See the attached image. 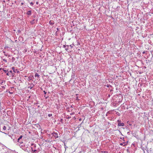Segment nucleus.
Listing matches in <instances>:
<instances>
[{
	"mask_svg": "<svg viewBox=\"0 0 153 153\" xmlns=\"http://www.w3.org/2000/svg\"><path fill=\"white\" fill-rule=\"evenodd\" d=\"M118 122V126H124V124L123 123H121V120H117Z\"/></svg>",
	"mask_w": 153,
	"mask_h": 153,
	"instance_id": "f257e3e1",
	"label": "nucleus"
},
{
	"mask_svg": "<svg viewBox=\"0 0 153 153\" xmlns=\"http://www.w3.org/2000/svg\"><path fill=\"white\" fill-rule=\"evenodd\" d=\"M52 134L56 138H58L59 137L58 134L57 132H53Z\"/></svg>",
	"mask_w": 153,
	"mask_h": 153,
	"instance_id": "f03ea898",
	"label": "nucleus"
},
{
	"mask_svg": "<svg viewBox=\"0 0 153 153\" xmlns=\"http://www.w3.org/2000/svg\"><path fill=\"white\" fill-rule=\"evenodd\" d=\"M13 69V70L14 72L17 73V74H19L20 73V72L17 69H16L15 68H12Z\"/></svg>",
	"mask_w": 153,
	"mask_h": 153,
	"instance_id": "7ed1b4c3",
	"label": "nucleus"
},
{
	"mask_svg": "<svg viewBox=\"0 0 153 153\" xmlns=\"http://www.w3.org/2000/svg\"><path fill=\"white\" fill-rule=\"evenodd\" d=\"M127 145V143L126 142H124L123 143H121L120 144V145L121 146H124Z\"/></svg>",
	"mask_w": 153,
	"mask_h": 153,
	"instance_id": "20e7f679",
	"label": "nucleus"
},
{
	"mask_svg": "<svg viewBox=\"0 0 153 153\" xmlns=\"http://www.w3.org/2000/svg\"><path fill=\"white\" fill-rule=\"evenodd\" d=\"M23 140H22L20 139L19 140V138L18 139L17 142L19 143H23Z\"/></svg>",
	"mask_w": 153,
	"mask_h": 153,
	"instance_id": "39448f33",
	"label": "nucleus"
},
{
	"mask_svg": "<svg viewBox=\"0 0 153 153\" xmlns=\"http://www.w3.org/2000/svg\"><path fill=\"white\" fill-rule=\"evenodd\" d=\"M31 11L29 10L27 12V14L28 15H31Z\"/></svg>",
	"mask_w": 153,
	"mask_h": 153,
	"instance_id": "423d86ee",
	"label": "nucleus"
},
{
	"mask_svg": "<svg viewBox=\"0 0 153 153\" xmlns=\"http://www.w3.org/2000/svg\"><path fill=\"white\" fill-rule=\"evenodd\" d=\"M31 149L32 150V151L33 152V153L37 151V150L36 149L33 150V147H31Z\"/></svg>",
	"mask_w": 153,
	"mask_h": 153,
	"instance_id": "0eeeda50",
	"label": "nucleus"
},
{
	"mask_svg": "<svg viewBox=\"0 0 153 153\" xmlns=\"http://www.w3.org/2000/svg\"><path fill=\"white\" fill-rule=\"evenodd\" d=\"M39 75H38V74L37 73H36L35 74V77L38 76V77H39Z\"/></svg>",
	"mask_w": 153,
	"mask_h": 153,
	"instance_id": "6e6552de",
	"label": "nucleus"
},
{
	"mask_svg": "<svg viewBox=\"0 0 153 153\" xmlns=\"http://www.w3.org/2000/svg\"><path fill=\"white\" fill-rule=\"evenodd\" d=\"M31 146H33V149L34 148H34H35V147H36V145H34V144H33V143L32 144H31Z\"/></svg>",
	"mask_w": 153,
	"mask_h": 153,
	"instance_id": "1a4fd4ad",
	"label": "nucleus"
},
{
	"mask_svg": "<svg viewBox=\"0 0 153 153\" xmlns=\"http://www.w3.org/2000/svg\"><path fill=\"white\" fill-rule=\"evenodd\" d=\"M23 137V136L21 135L20 137L19 138V140L20 139L22 140V139Z\"/></svg>",
	"mask_w": 153,
	"mask_h": 153,
	"instance_id": "9d476101",
	"label": "nucleus"
},
{
	"mask_svg": "<svg viewBox=\"0 0 153 153\" xmlns=\"http://www.w3.org/2000/svg\"><path fill=\"white\" fill-rule=\"evenodd\" d=\"M6 127L5 126H4L3 128V129L4 130H6Z\"/></svg>",
	"mask_w": 153,
	"mask_h": 153,
	"instance_id": "9b49d317",
	"label": "nucleus"
},
{
	"mask_svg": "<svg viewBox=\"0 0 153 153\" xmlns=\"http://www.w3.org/2000/svg\"><path fill=\"white\" fill-rule=\"evenodd\" d=\"M66 118L67 119H69L71 118V117L68 115L66 116Z\"/></svg>",
	"mask_w": 153,
	"mask_h": 153,
	"instance_id": "f8f14e48",
	"label": "nucleus"
},
{
	"mask_svg": "<svg viewBox=\"0 0 153 153\" xmlns=\"http://www.w3.org/2000/svg\"><path fill=\"white\" fill-rule=\"evenodd\" d=\"M52 116V114H48V116L49 117H50L51 116Z\"/></svg>",
	"mask_w": 153,
	"mask_h": 153,
	"instance_id": "ddd939ff",
	"label": "nucleus"
},
{
	"mask_svg": "<svg viewBox=\"0 0 153 153\" xmlns=\"http://www.w3.org/2000/svg\"><path fill=\"white\" fill-rule=\"evenodd\" d=\"M3 71H4L5 73H6V72L8 71H6L4 69H3Z\"/></svg>",
	"mask_w": 153,
	"mask_h": 153,
	"instance_id": "4468645a",
	"label": "nucleus"
},
{
	"mask_svg": "<svg viewBox=\"0 0 153 153\" xmlns=\"http://www.w3.org/2000/svg\"><path fill=\"white\" fill-rule=\"evenodd\" d=\"M10 74H9V72H7V74H6L7 75H8V76H9V75H10Z\"/></svg>",
	"mask_w": 153,
	"mask_h": 153,
	"instance_id": "2eb2a0df",
	"label": "nucleus"
},
{
	"mask_svg": "<svg viewBox=\"0 0 153 153\" xmlns=\"http://www.w3.org/2000/svg\"><path fill=\"white\" fill-rule=\"evenodd\" d=\"M56 68H55V69L52 72V73H53V72H55L56 70Z\"/></svg>",
	"mask_w": 153,
	"mask_h": 153,
	"instance_id": "dca6fc26",
	"label": "nucleus"
},
{
	"mask_svg": "<svg viewBox=\"0 0 153 153\" xmlns=\"http://www.w3.org/2000/svg\"><path fill=\"white\" fill-rule=\"evenodd\" d=\"M62 119H60L59 120V121L60 122H62Z\"/></svg>",
	"mask_w": 153,
	"mask_h": 153,
	"instance_id": "f3484780",
	"label": "nucleus"
},
{
	"mask_svg": "<svg viewBox=\"0 0 153 153\" xmlns=\"http://www.w3.org/2000/svg\"><path fill=\"white\" fill-rule=\"evenodd\" d=\"M74 114V112H72V113H71L70 114V115H73V114Z\"/></svg>",
	"mask_w": 153,
	"mask_h": 153,
	"instance_id": "a211bd4d",
	"label": "nucleus"
},
{
	"mask_svg": "<svg viewBox=\"0 0 153 153\" xmlns=\"http://www.w3.org/2000/svg\"><path fill=\"white\" fill-rule=\"evenodd\" d=\"M43 92L45 94L47 93V92H46L45 91H44Z\"/></svg>",
	"mask_w": 153,
	"mask_h": 153,
	"instance_id": "6ab92c4d",
	"label": "nucleus"
},
{
	"mask_svg": "<svg viewBox=\"0 0 153 153\" xmlns=\"http://www.w3.org/2000/svg\"><path fill=\"white\" fill-rule=\"evenodd\" d=\"M34 19L33 20V21H31V23L32 24H33V21H34Z\"/></svg>",
	"mask_w": 153,
	"mask_h": 153,
	"instance_id": "aec40b11",
	"label": "nucleus"
},
{
	"mask_svg": "<svg viewBox=\"0 0 153 153\" xmlns=\"http://www.w3.org/2000/svg\"><path fill=\"white\" fill-rule=\"evenodd\" d=\"M73 45H70V47H71V48H72V47H73Z\"/></svg>",
	"mask_w": 153,
	"mask_h": 153,
	"instance_id": "412c9836",
	"label": "nucleus"
},
{
	"mask_svg": "<svg viewBox=\"0 0 153 153\" xmlns=\"http://www.w3.org/2000/svg\"><path fill=\"white\" fill-rule=\"evenodd\" d=\"M51 22V21H50V23L51 24H53V23H52V22Z\"/></svg>",
	"mask_w": 153,
	"mask_h": 153,
	"instance_id": "4be33fe9",
	"label": "nucleus"
},
{
	"mask_svg": "<svg viewBox=\"0 0 153 153\" xmlns=\"http://www.w3.org/2000/svg\"><path fill=\"white\" fill-rule=\"evenodd\" d=\"M30 4L31 5H33V2H31L30 3Z\"/></svg>",
	"mask_w": 153,
	"mask_h": 153,
	"instance_id": "5701e85b",
	"label": "nucleus"
},
{
	"mask_svg": "<svg viewBox=\"0 0 153 153\" xmlns=\"http://www.w3.org/2000/svg\"><path fill=\"white\" fill-rule=\"evenodd\" d=\"M3 61H4V62H7V60L6 59H4L3 60Z\"/></svg>",
	"mask_w": 153,
	"mask_h": 153,
	"instance_id": "b1692460",
	"label": "nucleus"
},
{
	"mask_svg": "<svg viewBox=\"0 0 153 153\" xmlns=\"http://www.w3.org/2000/svg\"><path fill=\"white\" fill-rule=\"evenodd\" d=\"M9 72H10L11 73H12V71L11 70V71H10Z\"/></svg>",
	"mask_w": 153,
	"mask_h": 153,
	"instance_id": "393cba45",
	"label": "nucleus"
},
{
	"mask_svg": "<svg viewBox=\"0 0 153 153\" xmlns=\"http://www.w3.org/2000/svg\"><path fill=\"white\" fill-rule=\"evenodd\" d=\"M1 132H2V133H4V134H7V133H4V132H2V131H1Z\"/></svg>",
	"mask_w": 153,
	"mask_h": 153,
	"instance_id": "a878e982",
	"label": "nucleus"
},
{
	"mask_svg": "<svg viewBox=\"0 0 153 153\" xmlns=\"http://www.w3.org/2000/svg\"><path fill=\"white\" fill-rule=\"evenodd\" d=\"M23 4H23V2H22V3H21V5H23Z\"/></svg>",
	"mask_w": 153,
	"mask_h": 153,
	"instance_id": "bb28decb",
	"label": "nucleus"
},
{
	"mask_svg": "<svg viewBox=\"0 0 153 153\" xmlns=\"http://www.w3.org/2000/svg\"><path fill=\"white\" fill-rule=\"evenodd\" d=\"M76 100H78V97H76Z\"/></svg>",
	"mask_w": 153,
	"mask_h": 153,
	"instance_id": "cd10ccee",
	"label": "nucleus"
},
{
	"mask_svg": "<svg viewBox=\"0 0 153 153\" xmlns=\"http://www.w3.org/2000/svg\"><path fill=\"white\" fill-rule=\"evenodd\" d=\"M79 121H81V118L79 119Z\"/></svg>",
	"mask_w": 153,
	"mask_h": 153,
	"instance_id": "c85d7f7f",
	"label": "nucleus"
},
{
	"mask_svg": "<svg viewBox=\"0 0 153 153\" xmlns=\"http://www.w3.org/2000/svg\"><path fill=\"white\" fill-rule=\"evenodd\" d=\"M2 69V68H0V71Z\"/></svg>",
	"mask_w": 153,
	"mask_h": 153,
	"instance_id": "c756f323",
	"label": "nucleus"
},
{
	"mask_svg": "<svg viewBox=\"0 0 153 153\" xmlns=\"http://www.w3.org/2000/svg\"><path fill=\"white\" fill-rule=\"evenodd\" d=\"M38 2H36V4H38Z\"/></svg>",
	"mask_w": 153,
	"mask_h": 153,
	"instance_id": "7c9ffc66",
	"label": "nucleus"
},
{
	"mask_svg": "<svg viewBox=\"0 0 153 153\" xmlns=\"http://www.w3.org/2000/svg\"><path fill=\"white\" fill-rule=\"evenodd\" d=\"M32 87H31L30 89H31Z\"/></svg>",
	"mask_w": 153,
	"mask_h": 153,
	"instance_id": "2f4dec72",
	"label": "nucleus"
},
{
	"mask_svg": "<svg viewBox=\"0 0 153 153\" xmlns=\"http://www.w3.org/2000/svg\"><path fill=\"white\" fill-rule=\"evenodd\" d=\"M145 53L144 52H143V53Z\"/></svg>",
	"mask_w": 153,
	"mask_h": 153,
	"instance_id": "473e14b6",
	"label": "nucleus"
},
{
	"mask_svg": "<svg viewBox=\"0 0 153 153\" xmlns=\"http://www.w3.org/2000/svg\"><path fill=\"white\" fill-rule=\"evenodd\" d=\"M124 139V138L123 137V140Z\"/></svg>",
	"mask_w": 153,
	"mask_h": 153,
	"instance_id": "72a5a7b5",
	"label": "nucleus"
},
{
	"mask_svg": "<svg viewBox=\"0 0 153 153\" xmlns=\"http://www.w3.org/2000/svg\"><path fill=\"white\" fill-rule=\"evenodd\" d=\"M82 123H83V122H82V123Z\"/></svg>",
	"mask_w": 153,
	"mask_h": 153,
	"instance_id": "f704fd0d",
	"label": "nucleus"
},
{
	"mask_svg": "<svg viewBox=\"0 0 153 153\" xmlns=\"http://www.w3.org/2000/svg\"><path fill=\"white\" fill-rule=\"evenodd\" d=\"M128 134H129V132H128Z\"/></svg>",
	"mask_w": 153,
	"mask_h": 153,
	"instance_id": "c9c22d12",
	"label": "nucleus"
},
{
	"mask_svg": "<svg viewBox=\"0 0 153 153\" xmlns=\"http://www.w3.org/2000/svg\"><path fill=\"white\" fill-rule=\"evenodd\" d=\"M128 134H129V132H128Z\"/></svg>",
	"mask_w": 153,
	"mask_h": 153,
	"instance_id": "e433bc0d",
	"label": "nucleus"
},
{
	"mask_svg": "<svg viewBox=\"0 0 153 153\" xmlns=\"http://www.w3.org/2000/svg\"><path fill=\"white\" fill-rule=\"evenodd\" d=\"M119 153H120V152H119Z\"/></svg>",
	"mask_w": 153,
	"mask_h": 153,
	"instance_id": "4c0bfd02",
	"label": "nucleus"
}]
</instances>
